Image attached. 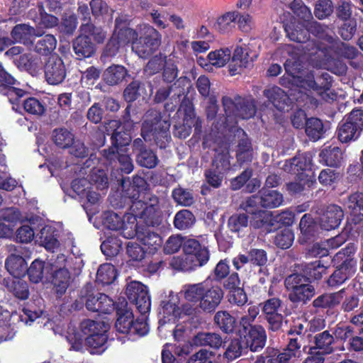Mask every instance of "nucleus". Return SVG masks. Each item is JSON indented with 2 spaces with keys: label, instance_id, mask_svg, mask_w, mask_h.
<instances>
[{
  "label": "nucleus",
  "instance_id": "nucleus-1",
  "mask_svg": "<svg viewBox=\"0 0 363 363\" xmlns=\"http://www.w3.org/2000/svg\"><path fill=\"white\" fill-rule=\"evenodd\" d=\"M133 215L126 216L128 225L123 233V237L131 239L135 236L144 245L149 253H154L162 244L161 237L148 227L138 228L137 218L143 219L147 225L158 223L162 216V205L156 196H147L146 201H136L131 204Z\"/></svg>",
  "mask_w": 363,
  "mask_h": 363
},
{
  "label": "nucleus",
  "instance_id": "nucleus-2",
  "mask_svg": "<svg viewBox=\"0 0 363 363\" xmlns=\"http://www.w3.org/2000/svg\"><path fill=\"white\" fill-rule=\"evenodd\" d=\"M284 67L286 73L291 77L290 81L297 86L314 93L325 102H332L337 99V94L331 89V77L329 74L319 69L301 70L302 66L299 57L291 56L287 59ZM306 98L311 104L317 106L318 99L310 98L308 95H302L297 101H304Z\"/></svg>",
  "mask_w": 363,
  "mask_h": 363
},
{
  "label": "nucleus",
  "instance_id": "nucleus-3",
  "mask_svg": "<svg viewBox=\"0 0 363 363\" xmlns=\"http://www.w3.org/2000/svg\"><path fill=\"white\" fill-rule=\"evenodd\" d=\"M130 106L125 108L126 115L123 118V128L125 130L122 134L118 121L111 120L106 123L104 128L108 135L111 134L112 146L103 150V157L110 164L117 158L121 169L125 174H130L134 168L132 159L127 153V147L130 143V132L133 129L135 123L130 118Z\"/></svg>",
  "mask_w": 363,
  "mask_h": 363
},
{
  "label": "nucleus",
  "instance_id": "nucleus-4",
  "mask_svg": "<svg viewBox=\"0 0 363 363\" xmlns=\"http://www.w3.org/2000/svg\"><path fill=\"white\" fill-rule=\"evenodd\" d=\"M290 7L297 16L308 23L307 25L298 27V30L295 29L294 25H285L284 30L291 40L300 43H306L309 39L308 31L310 30L314 35L320 39L325 40L329 43H333L332 31L328 26L315 21L309 23L313 18L311 11L308 7L302 4L301 0H294Z\"/></svg>",
  "mask_w": 363,
  "mask_h": 363
},
{
  "label": "nucleus",
  "instance_id": "nucleus-5",
  "mask_svg": "<svg viewBox=\"0 0 363 363\" xmlns=\"http://www.w3.org/2000/svg\"><path fill=\"white\" fill-rule=\"evenodd\" d=\"M169 127L170 123L162 120L157 111H150L145 116L141 129L142 136L146 141L153 140L160 148H163L170 140Z\"/></svg>",
  "mask_w": 363,
  "mask_h": 363
},
{
  "label": "nucleus",
  "instance_id": "nucleus-6",
  "mask_svg": "<svg viewBox=\"0 0 363 363\" xmlns=\"http://www.w3.org/2000/svg\"><path fill=\"white\" fill-rule=\"evenodd\" d=\"M223 105L225 113V120L222 121L224 128L233 127L237 123V118H250L256 112L254 101L251 99L238 96L233 101L228 96H224Z\"/></svg>",
  "mask_w": 363,
  "mask_h": 363
},
{
  "label": "nucleus",
  "instance_id": "nucleus-7",
  "mask_svg": "<svg viewBox=\"0 0 363 363\" xmlns=\"http://www.w3.org/2000/svg\"><path fill=\"white\" fill-rule=\"evenodd\" d=\"M213 149L217 152L212 167L205 172L206 182L213 188H218L223 179V172L230 168L228 145L226 143L214 142Z\"/></svg>",
  "mask_w": 363,
  "mask_h": 363
},
{
  "label": "nucleus",
  "instance_id": "nucleus-8",
  "mask_svg": "<svg viewBox=\"0 0 363 363\" xmlns=\"http://www.w3.org/2000/svg\"><path fill=\"white\" fill-rule=\"evenodd\" d=\"M141 36L133 41L132 50L140 57L145 58L155 51L161 44L162 35L154 27L143 24L140 26Z\"/></svg>",
  "mask_w": 363,
  "mask_h": 363
},
{
  "label": "nucleus",
  "instance_id": "nucleus-9",
  "mask_svg": "<svg viewBox=\"0 0 363 363\" xmlns=\"http://www.w3.org/2000/svg\"><path fill=\"white\" fill-rule=\"evenodd\" d=\"M363 130V110L354 109L338 125L337 135L341 143L356 140Z\"/></svg>",
  "mask_w": 363,
  "mask_h": 363
},
{
  "label": "nucleus",
  "instance_id": "nucleus-10",
  "mask_svg": "<svg viewBox=\"0 0 363 363\" xmlns=\"http://www.w3.org/2000/svg\"><path fill=\"white\" fill-rule=\"evenodd\" d=\"M310 281L300 274H293L285 279V286L289 291V299L293 302L303 301L312 298L315 294L314 288Z\"/></svg>",
  "mask_w": 363,
  "mask_h": 363
},
{
  "label": "nucleus",
  "instance_id": "nucleus-11",
  "mask_svg": "<svg viewBox=\"0 0 363 363\" xmlns=\"http://www.w3.org/2000/svg\"><path fill=\"white\" fill-rule=\"evenodd\" d=\"M258 199L252 196L247 199L243 208L247 213L252 215L250 225L257 229H260L264 233H269L275 230V222L274 213L271 211L255 210Z\"/></svg>",
  "mask_w": 363,
  "mask_h": 363
},
{
  "label": "nucleus",
  "instance_id": "nucleus-12",
  "mask_svg": "<svg viewBox=\"0 0 363 363\" xmlns=\"http://www.w3.org/2000/svg\"><path fill=\"white\" fill-rule=\"evenodd\" d=\"M80 328L82 333L86 335L85 341L89 347L99 349L106 343L109 326L104 322L85 320L81 323Z\"/></svg>",
  "mask_w": 363,
  "mask_h": 363
},
{
  "label": "nucleus",
  "instance_id": "nucleus-13",
  "mask_svg": "<svg viewBox=\"0 0 363 363\" xmlns=\"http://www.w3.org/2000/svg\"><path fill=\"white\" fill-rule=\"evenodd\" d=\"M125 293L128 300L135 303L141 314H147L150 312L151 301L145 285L140 281H130L127 285Z\"/></svg>",
  "mask_w": 363,
  "mask_h": 363
},
{
  "label": "nucleus",
  "instance_id": "nucleus-14",
  "mask_svg": "<svg viewBox=\"0 0 363 363\" xmlns=\"http://www.w3.org/2000/svg\"><path fill=\"white\" fill-rule=\"evenodd\" d=\"M254 48L252 44L244 45L235 48L232 62L229 65L231 75L239 73L241 68L249 67L257 57L258 55Z\"/></svg>",
  "mask_w": 363,
  "mask_h": 363
},
{
  "label": "nucleus",
  "instance_id": "nucleus-15",
  "mask_svg": "<svg viewBox=\"0 0 363 363\" xmlns=\"http://www.w3.org/2000/svg\"><path fill=\"white\" fill-rule=\"evenodd\" d=\"M44 72L46 81L52 85L62 83L67 74L65 65L57 55H52L45 59Z\"/></svg>",
  "mask_w": 363,
  "mask_h": 363
},
{
  "label": "nucleus",
  "instance_id": "nucleus-16",
  "mask_svg": "<svg viewBox=\"0 0 363 363\" xmlns=\"http://www.w3.org/2000/svg\"><path fill=\"white\" fill-rule=\"evenodd\" d=\"M211 281L210 279H207L203 282L194 284H187L183 287L182 291L184 292L185 299L188 302L197 303L196 307H191L188 305L184 306L183 311L185 314L189 315L196 314L198 307L199 308L200 306V302L201 301V298L203 294L205 292L207 284Z\"/></svg>",
  "mask_w": 363,
  "mask_h": 363
},
{
  "label": "nucleus",
  "instance_id": "nucleus-17",
  "mask_svg": "<svg viewBox=\"0 0 363 363\" xmlns=\"http://www.w3.org/2000/svg\"><path fill=\"white\" fill-rule=\"evenodd\" d=\"M181 314L182 311L178 306L177 298L170 294L160 303L158 312L160 327L166 323H174L180 318Z\"/></svg>",
  "mask_w": 363,
  "mask_h": 363
},
{
  "label": "nucleus",
  "instance_id": "nucleus-18",
  "mask_svg": "<svg viewBox=\"0 0 363 363\" xmlns=\"http://www.w3.org/2000/svg\"><path fill=\"white\" fill-rule=\"evenodd\" d=\"M262 312L267 320L270 329L276 331L282 325L281 301L279 298H272L262 303Z\"/></svg>",
  "mask_w": 363,
  "mask_h": 363
},
{
  "label": "nucleus",
  "instance_id": "nucleus-19",
  "mask_svg": "<svg viewBox=\"0 0 363 363\" xmlns=\"http://www.w3.org/2000/svg\"><path fill=\"white\" fill-rule=\"evenodd\" d=\"M184 251L188 255H191L192 264L195 269L205 265L210 258L208 248L201 245L195 239H189L184 242Z\"/></svg>",
  "mask_w": 363,
  "mask_h": 363
},
{
  "label": "nucleus",
  "instance_id": "nucleus-20",
  "mask_svg": "<svg viewBox=\"0 0 363 363\" xmlns=\"http://www.w3.org/2000/svg\"><path fill=\"white\" fill-rule=\"evenodd\" d=\"M344 217L342 208L337 205H330L324 210L319 218V225L325 230L337 228Z\"/></svg>",
  "mask_w": 363,
  "mask_h": 363
},
{
  "label": "nucleus",
  "instance_id": "nucleus-21",
  "mask_svg": "<svg viewBox=\"0 0 363 363\" xmlns=\"http://www.w3.org/2000/svg\"><path fill=\"white\" fill-rule=\"evenodd\" d=\"M311 164V159L306 154L298 155L291 160L285 162L282 167L284 171L296 174L299 177L300 174H304L307 178H311L308 174Z\"/></svg>",
  "mask_w": 363,
  "mask_h": 363
},
{
  "label": "nucleus",
  "instance_id": "nucleus-22",
  "mask_svg": "<svg viewBox=\"0 0 363 363\" xmlns=\"http://www.w3.org/2000/svg\"><path fill=\"white\" fill-rule=\"evenodd\" d=\"M223 296L222 289L218 286H212L211 282H208L200 302L199 308L206 312L213 311L220 304Z\"/></svg>",
  "mask_w": 363,
  "mask_h": 363
},
{
  "label": "nucleus",
  "instance_id": "nucleus-23",
  "mask_svg": "<svg viewBox=\"0 0 363 363\" xmlns=\"http://www.w3.org/2000/svg\"><path fill=\"white\" fill-rule=\"evenodd\" d=\"M267 335L261 325L251 326L248 333L245 335V345L252 352L262 349L266 342Z\"/></svg>",
  "mask_w": 363,
  "mask_h": 363
},
{
  "label": "nucleus",
  "instance_id": "nucleus-24",
  "mask_svg": "<svg viewBox=\"0 0 363 363\" xmlns=\"http://www.w3.org/2000/svg\"><path fill=\"white\" fill-rule=\"evenodd\" d=\"M128 215H133L130 207V213L123 216V219L118 215L112 211H107L101 216V223L104 228L111 230H121V235L123 236L126 225H128V220L126 218Z\"/></svg>",
  "mask_w": 363,
  "mask_h": 363
},
{
  "label": "nucleus",
  "instance_id": "nucleus-25",
  "mask_svg": "<svg viewBox=\"0 0 363 363\" xmlns=\"http://www.w3.org/2000/svg\"><path fill=\"white\" fill-rule=\"evenodd\" d=\"M355 272V262L346 259L330 276L328 283L330 286H337L344 283Z\"/></svg>",
  "mask_w": 363,
  "mask_h": 363
},
{
  "label": "nucleus",
  "instance_id": "nucleus-26",
  "mask_svg": "<svg viewBox=\"0 0 363 363\" xmlns=\"http://www.w3.org/2000/svg\"><path fill=\"white\" fill-rule=\"evenodd\" d=\"M16 84L15 79L0 66V86L9 87L7 95L10 102L13 104L19 102V100L26 94V91L12 86Z\"/></svg>",
  "mask_w": 363,
  "mask_h": 363
},
{
  "label": "nucleus",
  "instance_id": "nucleus-27",
  "mask_svg": "<svg viewBox=\"0 0 363 363\" xmlns=\"http://www.w3.org/2000/svg\"><path fill=\"white\" fill-rule=\"evenodd\" d=\"M74 52L79 60L90 57L95 52L94 45L90 38L81 32V34L73 41Z\"/></svg>",
  "mask_w": 363,
  "mask_h": 363
},
{
  "label": "nucleus",
  "instance_id": "nucleus-28",
  "mask_svg": "<svg viewBox=\"0 0 363 363\" xmlns=\"http://www.w3.org/2000/svg\"><path fill=\"white\" fill-rule=\"evenodd\" d=\"M48 329H52L55 334H59L62 336H65L67 341L70 343L71 347L76 350L79 351L82 348V338L79 334H71L69 332L65 333V325L61 322L56 323L52 320H49L44 325Z\"/></svg>",
  "mask_w": 363,
  "mask_h": 363
},
{
  "label": "nucleus",
  "instance_id": "nucleus-29",
  "mask_svg": "<svg viewBox=\"0 0 363 363\" xmlns=\"http://www.w3.org/2000/svg\"><path fill=\"white\" fill-rule=\"evenodd\" d=\"M349 211L352 221L355 223L363 220V194L355 193L350 195L345 203Z\"/></svg>",
  "mask_w": 363,
  "mask_h": 363
},
{
  "label": "nucleus",
  "instance_id": "nucleus-30",
  "mask_svg": "<svg viewBox=\"0 0 363 363\" xmlns=\"http://www.w3.org/2000/svg\"><path fill=\"white\" fill-rule=\"evenodd\" d=\"M58 235V231L55 227L51 225L43 227L39 236L40 245L47 250L55 252L60 247Z\"/></svg>",
  "mask_w": 363,
  "mask_h": 363
},
{
  "label": "nucleus",
  "instance_id": "nucleus-31",
  "mask_svg": "<svg viewBox=\"0 0 363 363\" xmlns=\"http://www.w3.org/2000/svg\"><path fill=\"white\" fill-rule=\"evenodd\" d=\"M184 112L183 124L175 125L174 135L180 138L188 137L191 132L192 127L199 125V120L196 118L191 106H187Z\"/></svg>",
  "mask_w": 363,
  "mask_h": 363
},
{
  "label": "nucleus",
  "instance_id": "nucleus-32",
  "mask_svg": "<svg viewBox=\"0 0 363 363\" xmlns=\"http://www.w3.org/2000/svg\"><path fill=\"white\" fill-rule=\"evenodd\" d=\"M264 95L268 99L269 101L278 110L285 111L288 104L289 98L287 94L279 87L272 86L264 91Z\"/></svg>",
  "mask_w": 363,
  "mask_h": 363
},
{
  "label": "nucleus",
  "instance_id": "nucleus-33",
  "mask_svg": "<svg viewBox=\"0 0 363 363\" xmlns=\"http://www.w3.org/2000/svg\"><path fill=\"white\" fill-rule=\"evenodd\" d=\"M319 156L320 162L330 167H337L342 161V152L337 146L324 147Z\"/></svg>",
  "mask_w": 363,
  "mask_h": 363
},
{
  "label": "nucleus",
  "instance_id": "nucleus-34",
  "mask_svg": "<svg viewBox=\"0 0 363 363\" xmlns=\"http://www.w3.org/2000/svg\"><path fill=\"white\" fill-rule=\"evenodd\" d=\"M5 264L8 272L14 277L20 278L26 274L27 263L21 256L11 255Z\"/></svg>",
  "mask_w": 363,
  "mask_h": 363
},
{
  "label": "nucleus",
  "instance_id": "nucleus-35",
  "mask_svg": "<svg viewBox=\"0 0 363 363\" xmlns=\"http://www.w3.org/2000/svg\"><path fill=\"white\" fill-rule=\"evenodd\" d=\"M330 261L316 260L308 263L304 266L303 269L306 278L311 279H320L323 275L326 273L328 268L330 267Z\"/></svg>",
  "mask_w": 363,
  "mask_h": 363
},
{
  "label": "nucleus",
  "instance_id": "nucleus-36",
  "mask_svg": "<svg viewBox=\"0 0 363 363\" xmlns=\"http://www.w3.org/2000/svg\"><path fill=\"white\" fill-rule=\"evenodd\" d=\"M334 337L329 331L325 330L314 337L315 346L311 347L323 354H330L333 351Z\"/></svg>",
  "mask_w": 363,
  "mask_h": 363
},
{
  "label": "nucleus",
  "instance_id": "nucleus-37",
  "mask_svg": "<svg viewBox=\"0 0 363 363\" xmlns=\"http://www.w3.org/2000/svg\"><path fill=\"white\" fill-rule=\"evenodd\" d=\"M127 74L128 72L123 66L113 65L104 71L103 77L108 85L113 86L122 82Z\"/></svg>",
  "mask_w": 363,
  "mask_h": 363
},
{
  "label": "nucleus",
  "instance_id": "nucleus-38",
  "mask_svg": "<svg viewBox=\"0 0 363 363\" xmlns=\"http://www.w3.org/2000/svg\"><path fill=\"white\" fill-rule=\"evenodd\" d=\"M11 35L16 42L28 43L33 36H39L40 33L35 29L26 24L16 26L11 31Z\"/></svg>",
  "mask_w": 363,
  "mask_h": 363
},
{
  "label": "nucleus",
  "instance_id": "nucleus-39",
  "mask_svg": "<svg viewBox=\"0 0 363 363\" xmlns=\"http://www.w3.org/2000/svg\"><path fill=\"white\" fill-rule=\"evenodd\" d=\"M261 206L265 208H277L283 202V196L276 190L264 189L260 197L256 196Z\"/></svg>",
  "mask_w": 363,
  "mask_h": 363
},
{
  "label": "nucleus",
  "instance_id": "nucleus-40",
  "mask_svg": "<svg viewBox=\"0 0 363 363\" xmlns=\"http://www.w3.org/2000/svg\"><path fill=\"white\" fill-rule=\"evenodd\" d=\"M121 22L120 18L116 19V29L113 35H116L117 40L123 46H125L129 43L133 44V41H135L138 38V35L137 32L132 28L121 26Z\"/></svg>",
  "mask_w": 363,
  "mask_h": 363
},
{
  "label": "nucleus",
  "instance_id": "nucleus-41",
  "mask_svg": "<svg viewBox=\"0 0 363 363\" xmlns=\"http://www.w3.org/2000/svg\"><path fill=\"white\" fill-rule=\"evenodd\" d=\"M52 283L55 291L59 295H62L66 291L70 279L68 269H56L52 272Z\"/></svg>",
  "mask_w": 363,
  "mask_h": 363
},
{
  "label": "nucleus",
  "instance_id": "nucleus-42",
  "mask_svg": "<svg viewBox=\"0 0 363 363\" xmlns=\"http://www.w3.org/2000/svg\"><path fill=\"white\" fill-rule=\"evenodd\" d=\"M239 16L237 11H228L218 16L214 23V28L220 33H225L230 30L233 27V23L236 22Z\"/></svg>",
  "mask_w": 363,
  "mask_h": 363
},
{
  "label": "nucleus",
  "instance_id": "nucleus-43",
  "mask_svg": "<svg viewBox=\"0 0 363 363\" xmlns=\"http://www.w3.org/2000/svg\"><path fill=\"white\" fill-rule=\"evenodd\" d=\"M18 63L20 67L27 70L33 76L40 74L43 67V61L40 57H30L28 55H21Z\"/></svg>",
  "mask_w": 363,
  "mask_h": 363
},
{
  "label": "nucleus",
  "instance_id": "nucleus-44",
  "mask_svg": "<svg viewBox=\"0 0 363 363\" xmlns=\"http://www.w3.org/2000/svg\"><path fill=\"white\" fill-rule=\"evenodd\" d=\"M145 186V182L143 177L139 176L133 177L130 187L126 192V194L132 199V204L136 201H146L147 196H153L150 194H145L143 196L140 194V189H144Z\"/></svg>",
  "mask_w": 363,
  "mask_h": 363
},
{
  "label": "nucleus",
  "instance_id": "nucleus-45",
  "mask_svg": "<svg viewBox=\"0 0 363 363\" xmlns=\"http://www.w3.org/2000/svg\"><path fill=\"white\" fill-rule=\"evenodd\" d=\"M343 294L344 290H340L336 293L321 295L313 301V306L315 308L333 307L342 300Z\"/></svg>",
  "mask_w": 363,
  "mask_h": 363
},
{
  "label": "nucleus",
  "instance_id": "nucleus-46",
  "mask_svg": "<svg viewBox=\"0 0 363 363\" xmlns=\"http://www.w3.org/2000/svg\"><path fill=\"white\" fill-rule=\"evenodd\" d=\"M194 342L196 345H208L211 347L219 348L223 344V339L216 333H200L195 336Z\"/></svg>",
  "mask_w": 363,
  "mask_h": 363
},
{
  "label": "nucleus",
  "instance_id": "nucleus-47",
  "mask_svg": "<svg viewBox=\"0 0 363 363\" xmlns=\"http://www.w3.org/2000/svg\"><path fill=\"white\" fill-rule=\"evenodd\" d=\"M230 56L231 52L229 49H220L210 52L207 60L210 65L216 67H223L229 62Z\"/></svg>",
  "mask_w": 363,
  "mask_h": 363
},
{
  "label": "nucleus",
  "instance_id": "nucleus-48",
  "mask_svg": "<svg viewBox=\"0 0 363 363\" xmlns=\"http://www.w3.org/2000/svg\"><path fill=\"white\" fill-rule=\"evenodd\" d=\"M52 140L57 147L64 149L72 145L74 138V135L66 128H59L53 131Z\"/></svg>",
  "mask_w": 363,
  "mask_h": 363
},
{
  "label": "nucleus",
  "instance_id": "nucleus-49",
  "mask_svg": "<svg viewBox=\"0 0 363 363\" xmlns=\"http://www.w3.org/2000/svg\"><path fill=\"white\" fill-rule=\"evenodd\" d=\"M48 272V267H45V262L40 259H35L30 264V267L27 268V273L28 274L30 281L33 283H39L43 280L44 275Z\"/></svg>",
  "mask_w": 363,
  "mask_h": 363
},
{
  "label": "nucleus",
  "instance_id": "nucleus-50",
  "mask_svg": "<svg viewBox=\"0 0 363 363\" xmlns=\"http://www.w3.org/2000/svg\"><path fill=\"white\" fill-rule=\"evenodd\" d=\"M306 133L313 140H319L324 133L323 124L317 118H311L306 121Z\"/></svg>",
  "mask_w": 363,
  "mask_h": 363
},
{
  "label": "nucleus",
  "instance_id": "nucleus-51",
  "mask_svg": "<svg viewBox=\"0 0 363 363\" xmlns=\"http://www.w3.org/2000/svg\"><path fill=\"white\" fill-rule=\"evenodd\" d=\"M116 278L114 266L110 263L101 264L96 274V281L102 284H111Z\"/></svg>",
  "mask_w": 363,
  "mask_h": 363
},
{
  "label": "nucleus",
  "instance_id": "nucleus-52",
  "mask_svg": "<svg viewBox=\"0 0 363 363\" xmlns=\"http://www.w3.org/2000/svg\"><path fill=\"white\" fill-rule=\"evenodd\" d=\"M195 222L194 216L186 209L179 211L174 216V224L179 230H185L191 227Z\"/></svg>",
  "mask_w": 363,
  "mask_h": 363
},
{
  "label": "nucleus",
  "instance_id": "nucleus-53",
  "mask_svg": "<svg viewBox=\"0 0 363 363\" xmlns=\"http://www.w3.org/2000/svg\"><path fill=\"white\" fill-rule=\"evenodd\" d=\"M214 320L216 325L225 333L232 332L235 325V318L227 311H218L214 316Z\"/></svg>",
  "mask_w": 363,
  "mask_h": 363
},
{
  "label": "nucleus",
  "instance_id": "nucleus-54",
  "mask_svg": "<svg viewBox=\"0 0 363 363\" xmlns=\"http://www.w3.org/2000/svg\"><path fill=\"white\" fill-rule=\"evenodd\" d=\"M91 185H96L98 189L104 190L108 187V177L104 169L94 167L88 175Z\"/></svg>",
  "mask_w": 363,
  "mask_h": 363
},
{
  "label": "nucleus",
  "instance_id": "nucleus-55",
  "mask_svg": "<svg viewBox=\"0 0 363 363\" xmlns=\"http://www.w3.org/2000/svg\"><path fill=\"white\" fill-rule=\"evenodd\" d=\"M133 323V313L130 311H125L121 313H118V317L116 320L115 326L118 333L128 335Z\"/></svg>",
  "mask_w": 363,
  "mask_h": 363
},
{
  "label": "nucleus",
  "instance_id": "nucleus-56",
  "mask_svg": "<svg viewBox=\"0 0 363 363\" xmlns=\"http://www.w3.org/2000/svg\"><path fill=\"white\" fill-rule=\"evenodd\" d=\"M191 255L185 253L183 256L173 257L169 262V265L174 269L178 271L189 272L196 269L193 265Z\"/></svg>",
  "mask_w": 363,
  "mask_h": 363
},
{
  "label": "nucleus",
  "instance_id": "nucleus-57",
  "mask_svg": "<svg viewBox=\"0 0 363 363\" xmlns=\"http://www.w3.org/2000/svg\"><path fill=\"white\" fill-rule=\"evenodd\" d=\"M81 32L85 35L91 36L98 43H101L106 38V32L99 27L94 26L92 23H83L80 28Z\"/></svg>",
  "mask_w": 363,
  "mask_h": 363
},
{
  "label": "nucleus",
  "instance_id": "nucleus-58",
  "mask_svg": "<svg viewBox=\"0 0 363 363\" xmlns=\"http://www.w3.org/2000/svg\"><path fill=\"white\" fill-rule=\"evenodd\" d=\"M57 45V40L52 35H46L38 40L35 50L42 55H47L52 52Z\"/></svg>",
  "mask_w": 363,
  "mask_h": 363
},
{
  "label": "nucleus",
  "instance_id": "nucleus-59",
  "mask_svg": "<svg viewBox=\"0 0 363 363\" xmlns=\"http://www.w3.org/2000/svg\"><path fill=\"white\" fill-rule=\"evenodd\" d=\"M168 61L169 59H167L166 56L161 54L155 55L147 64L144 70L145 74L151 76L159 72L162 68H164Z\"/></svg>",
  "mask_w": 363,
  "mask_h": 363
},
{
  "label": "nucleus",
  "instance_id": "nucleus-60",
  "mask_svg": "<svg viewBox=\"0 0 363 363\" xmlns=\"http://www.w3.org/2000/svg\"><path fill=\"white\" fill-rule=\"evenodd\" d=\"M8 289L19 299H26L29 296L28 286L26 281L18 279L13 280L7 286Z\"/></svg>",
  "mask_w": 363,
  "mask_h": 363
},
{
  "label": "nucleus",
  "instance_id": "nucleus-61",
  "mask_svg": "<svg viewBox=\"0 0 363 363\" xmlns=\"http://www.w3.org/2000/svg\"><path fill=\"white\" fill-rule=\"evenodd\" d=\"M137 162L142 167L153 168L158 163L156 155L149 150H141L137 156Z\"/></svg>",
  "mask_w": 363,
  "mask_h": 363
},
{
  "label": "nucleus",
  "instance_id": "nucleus-62",
  "mask_svg": "<svg viewBox=\"0 0 363 363\" xmlns=\"http://www.w3.org/2000/svg\"><path fill=\"white\" fill-rule=\"evenodd\" d=\"M303 338L302 336H297L290 339L287 347L282 352L289 360L292 357H300L301 354Z\"/></svg>",
  "mask_w": 363,
  "mask_h": 363
},
{
  "label": "nucleus",
  "instance_id": "nucleus-63",
  "mask_svg": "<svg viewBox=\"0 0 363 363\" xmlns=\"http://www.w3.org/2000/svg\"><path fill=\"white\" fill-rule=\"evenodd\" d=\"M313 184L311 178H307L304 174L297 177L295 182L287 184V190L291 194H298L301 192L306 186L310 187Z\"/></svg>",
  "mask_w": 363,
  "mask_h": 363
},
{
  "label": "nucleus",
  "instance_id": "nucleus-64",
  "mask_svg": "<svg viewBox=\"0 0 363 363\" xmlns=\"http://www.w3.org/2000/svg\"><path fill=\"white\" fill-rule=\"evenodd\" d=\"M244 349H246L245 343H242L238 339L233 340L224 353V357L232 361L240 357Z\"/></svg>",
  "mask_w": 363,
  "mask_h": 363
}]
</instances>
